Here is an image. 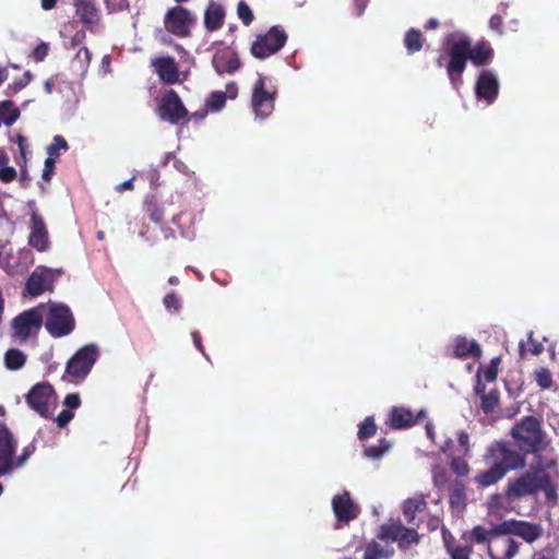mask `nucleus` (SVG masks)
<instances>
[{
	"instance_id": "1",
	"label": "nucleus",
	"mask_w": 559,
	"mask_h": 559,
	"mask_svg": "<svg viewBox=\"0 0 559 559\" xmlns=\"http://www.w3.org/2000/svg\"><path fill=\"white\" fill-rule=\"evenodd\" d=\"M493 58L490 45L483 40H473L471 37H447L440 49L437 66L447 70L453 88L459 90L462 84V74L467 60L475 66L488 64Z\"/></svg>"
},
{
	"instance_id": "2",
	"label": "nucleus",
	"mask_w": 559,
	"mask_h": 559,
	"mask_svg": "<svg viewBox=\"0 0 559 559\" xmlns=\"http://www.w3.org/2000/svg\"><path fill=\"white\" fill-rule=\"evenodd\" d=\"M510 433L519 449L525 453L542 452L549 443L539 420L534 416H526L516 423Z\"/></svg>"
},
{
	"instance_id": "3",
	"label": "nucleus",
	"mask_w": 559,
	"mask_h": 559,
	"mask_svg": "<svg viewBox=\"0 0 559 559\" xmlns=\"http://www.w3.org/2000/svg\"><path fill=\"white\" fill-rule=\"evenodd\" d=\"M487 465L498 466L507 474L509 471L519 469L525 466V456L507 445L503 441H495L488 448L484 455Z\"/></svg>"
},
{
	"instance_id": "4",
	"label": "nucleus",
	"mask_w": 559,
	"mask_h": 559,
	"mask_svg": "<svg viewBox=\"0 0 559 559\" xmlns=\"http://www.w3.org/2000/svg\"><path fill=\"white\" fill-rule=\"evenodd\" d=\"M45 328L53 337L69 335L75 328V320L71 309L63 304L50 302L45 305Z\"/></svg>"
},
{
	"instance_id": "5",
	"label": "nucleus",
	"mask_w": 559,
	"mask_h": 559,
	"mask_svg": "<svg viewBox=\"0 0 559 559\" xmlns=\"http://www.w3.org/2000/svg\"><path fill=\"white\" fill-rule=\"evenodd\" d=\"M276 85L273 80L262 74L253 84L251 106L257 118L264 119L274 110V100L276 96Z\"/></svg>"
},
{
	"instance_id": "6",
	"label": "nucleus",
	"mask_w": 559,
	"mask_h": 559,
	"mask_svg": "<svg viewBox=\"0 0 559 559\" xmlns=\"http://www.w3.org/2000/svg\"><path fill=\"white\" fill-rule=\"evenodd\" d=\"M45 310V305H39L14 318L12 322L13 336L20 343L26 342L28 337L38 333L44 322Z\"/></svg>"
},
{
	"instance_id": "7",
	"label": "nucleus",
	"mask_w": 559,
	"mask_h": 559,
	"mask_svg": "<svg viewBox=\"0 0 559 559\" xmlns=\"http://www.w3.org/2000/svg\"><path fill=\"white\" fill-rule=\"evenodd\" d=\"M99 350L94 344L80 348L67 364V374L75 381H82L98 359Z\"/></svg>"
},
{
	"instance_id": "8",
	"label": "nucleus",
	"mask_w": 559,
	"mask_h": 559,
	"mask_svg": "<svg viewBox=\"0 0 559 559\" xmlns=\"http://www.w3.org/2000/svg\"><path fill=\"white\" fill-rule=\"evenodd\" d=\"M418 533L414 527H406L399 521H390L380 526L378 538L386 543H397L401 549H406L418 542Z\"/></svg>"
},
{
	"instance_id": "9",
	"label": "nucleus",
	"mask_w": 559,
	"mask_h": 559,
	"mask_svg": "<svg viewBox=\"0 0 559 559\" xmlns=\"http://www.w3.org/2000/svg\"><path fill=\"white\" fill-rule=\"evenodd\" d=\"M542 475V471H531L509 481L506 491L507 498L509 500H519L536 493L544 484Z\"/></svg>"
},
{
	"instance_id": "10",
	"label": "nucleus",
	"mask_w": 559,
	"mask_h": 559,
	"mask_svg": "<svg viewBox=\"0 0 559 559\" xmlns=\"http://www.w3.org/2000/svg\"><path fill=\"white\" fill-rule=\"evenodd\" d=\"M496 532L503 535H515L524 542L533 544L543 536L544 528L538 523L509 520L496 525Z\"/></svg>"
},
{
	"instance_id": "11",
	"label": "nucleus",
	"mask_w": 559,
	"mask_h": 559,
	"mask_svg": "<svg viewBox=\"0 0 559 559\" xmlns=\"http://www.w3.org/2000/svg\"><path fill=\"white\" fill-rule=\"evenodd\" d=\"M26 401L31 408L46 417L53 411L56 405V395L50 384L38 383L28 392Z\"/></svg>"
},
{
	"instance_id": "12",
	"label": "nucleus",
	"mask_w": 559,
	"mask_h": 559,
	"mask_svg": "<svg viewBox=\"0 0 559 559\" xmlns=\"http://www.w3.org/2000/svg\"><path fill=\"white\" fill-rule=\"evenodd\" d=\"M16 448L17 441L13 433L5 426L0 425V477L13 474Z\"/></svg>"
},
{
	"instance_id": "13",
	"label": "nucleus",
	"mask_w": 559,
	"mask_h": 559,
	"mask_svg": "<svg viewBox=\"0 0 559 559\" xmlns=\"http://www.w3.org/2000/svg\"><path fill=\"white\" fill-rule=\"evenodd\" d=\"M195 23V16L180 5L171 8L165 16V26L174 35H189L190 27Z\"/></svg>"
},
{
	"instance_id": "14",
	"label": "nucleus",
	"mask_w": 559,
	"mask_h": 559,
	"mask_svg": "<svg viewBox=\"0 0 559 559\" xmlns=\"http://www.w3.org/2000/svg\"><path fill=\"white\" fill-rule=\"evenodd\" d=\"M60 274L59 270L43 265L37 266L26 282L25 289L31 296H39L52 287V283Z\"/></svg>"
},
{
	"instance_id": "15",
	"label": "nucleus",
	"mask_w": 559,
	"mask_h": 559,
	"mask_svg": "<svg viewBox=\"0 0 559 559\" xmlns=\"http://www.w3.org/2000/svg\"><path fill=\"white\" fill-rule=\"evenodd\" d=\"M159 115L163 120L170 123H177L180 119L187 117L188 110L183 106L180 97L174 90H168L159 103Z\"/></svg>"
},
{
	"instance_id": "16",
	"label": "nucleus",
	"mask_w": 559,
	"mask_h": 559,
	"mask_svg": "<svg viewBox=\"0 0 559 559\" xmlns=\"http://www.w3.org/2000/svg\"><path fill=\"white\" fill-rule=\"evenodd\" d=\"M238 95V87L236 83L231 82L226 85L225 92L214 91L205 99V108L202 111L193 114L194 118L203 119L209 112L221 111L226 104L227 98L235 99Z\"/></svg>"
},
{
	"instance_id": "17",
	"label": "nucleus",
	"mask_w": 559,
	"mask_h": 559,
	"mask_svg": "<svg viewBox=\"0 0 559 559\" xmlns=\"http://www.w3.org/2000/svg\"><path fill=\"white\" fill-rule=\"evenodd\" d=\"M475 92L478 100H484L487 105L492 104L499 92V81L496 73L490 70L481 71L476 82Z\"/></svg>"
},
{
	"instance_id": "18",
	"label": "nucleus",
	"mask_w": 559,
	"mask_h": 559,
	"mask_svg": "<svg viewBox=\"0 0 559 559\" xmlns=\"http://www.w3.org/2000/svg\"><path fill=\"white\" fill-rule=\"evenodd\" d=\"M215 71L222 74H233L240 68V61L233 47L218 48L212 60Z\"/></svg>"
},
{
	"instance_id": "19",
	"label": "nucleus",
	"mask_w": 559,
	"mask_h": 559,
	"mask_svg": "<svg viewBox=\"0 0 559 559\" xmlns=\"http://www.w3.org/2000/svg\"><path fill=\"white\" fill-rule=\"evenodd\" d=\"M333 512L340 522H349L356 519L359 514V507L349 496L348 491L336 495L332 499Z\"/></svg>"
},
{
	"instance_id": "20",
	"label": "nucleus",
	"mask_w": 559,
	"mask_h": 559,
	"mask_svg": "<svg viewBox=\"0 0 559 559\" xmlns=\"http://www.w3.org/2000/svg\"><path fill=\"white\" fill-rule=\"evenodd\" d=\"M75 12L80 21L85 25V29L92 33L98 31L100 23L99 11L91 0H74Z\"/></svg>"
},
{
	"instance_id": "21",
	"label": "nucleus",
	"mask_w": 559,
	"mask_h": 559,
	"mask_svg": "<svg viewBox=\"0 0 559 559\" xmlns=\"http://www.w3.org/2000/svg\"><path fill=\"white\" fill-rule=\"evenodd\" d=\"M426 417V412L420 409L415 416L409 409L404 407H393L389 414L388 424L393 429H405Z\"/></svg>"
},
{
	"instance_id": "22",
	"label": "nucleus",
	"mask_w": 559,
	"mask_h": 559,
	"mask_svg": "<svg viewBox=\"0 0 559 559\" xmlns=\"http://www.w3.org/2000/svg\"><path fill=\"white\" fill-rule=\"evenodd\" d=\"M28 243L41 252L46 251L49 247L48 230L45 222L36 213L32 214Z\"/></svg>"
},
{
	"instance_id": "23",
	"label": "nucleus",
	"mask_w": 559,
	"mask_h": 559,
	"mask_svg": "<svg viewBox=\"0 0 559 559\" xmlns=\"http://www.w3.org/2000/svg\"><path fill=\"white\" fill-rule=\"evenodd\" d=\"M287 37H258L251 45V52L254 57L264 59L277 52L284 47Z\"/></svg>"
},
{
	"instance_id": "24",
	"label": "nucleus",
	"mask_w": 559,
	"mask_h": 559,
	"mask_svg": "<svg viewBox=\"0 0 559 559\" xmlns=\"http://www.w3.org/2000/svg\"><path fill=\"white\" fill-rule=\"evenodd\" d=\"M152 66L155 72L158 74L162 81L168 84H174L179 80V73L177 64L170 57L155 58L152 61Z\"/></svg>"
},
{
	"instance_id": "25",
	"label": "nucleus",
	"mask_w": 559,
	"mask_h": 559,
	"mask_svg": "<svg viewBox=\"0 0 559 559\" xmlns=\"http://www.w3.org/2000/svg\"><path fill=\"white\" fill-rule=\"evenodd\" d=\"M453 356L457 358L474 357L479 358L481 356V348L474 340H467L464 336H456L452 341Z\"/></svg>"
},
{
	"instance_id": "26",
	"label": "nucleus",
	"mask_w": 559,
	"mask_h": 559,
	"mask_svg": "<svg viewBox=\"0 0 559 559\" xmlns=\"http://www.w3.org/2000/svg\"><path fill=\"white\" fill-rule=\"evenodd\" d=\"M225 17V10L222 4L211 2L204 13V25L209 32L217 31Z\"/></svg>"
},
{
	"instance_id": "27",
	"label": "nucleus",
	"mask_w": 559,
	"mask_h": 559,
	"mask_svg": "<svg viewBox=\"0 0 559 559\" xmlns=\"http://www.w3.org/2000/svg\"><path fill=\"white\" fill-rule=\"evenodd\" d=\"M426 500L421 496L405 500L402 504V512L408 523H414L416 515L426 509Z\"/></svg>"
},
{
	"instance_id": "28",
	"label": "nucleus",
	"mask_w": 559,
	"mask_h": 559,
	"mask_svg": "<svg viewBox=\"0 0 559 559\" xmlns=\"http://www.w3.org/2000/svg\"><path fill=\"white\" fill-rule=\"evenodd\" d=\"M502 547L504 549L502 559H512L518 552L520 545L516 540L511 537H503L496 542L495 546L488 547V555L491 559H501L496 555V547Z\"/></svg>"
},
{
	"instance_id": "29",
	"label": "nucleus",
	"mask_w": 559,
	"mask_h": 559,
	"mask_svg": "<svg viewBox=\"0 0 559 559\" xmlns=\"http://www.w3.org/2000/svg\"><path fill=\"white\" fill-rule=\"evenodd\" d=\"M489 466L490 467L487 471L479 473L475 477V481L481 487L491 486L506 476L502 468L493 465Z\"/></svg>"
},
{
	"instance_id": "30",
	"label": "nucleus",
	"mask_w": 559,
	"mask_h": 559,
	"mask_svg": "<svg viewBox=\"0 0 559 559\" xmlns=\"http://www.w3.org/2000/svg\"><path fill=\"white\" fill-rule=\"evenodd\" d=\"M393 556V549L372 540L365 549L364 559H390Z\"/></svg>"
},
{
	"instance_id": "31",
	"label": "nucleus",
	"mask_w": 559,
	"mask_h": 559,
	"mask_svg": "<svg viewBox=\"0 0 559 559\" xmlns=\"http://www.w3.org/2000/svg\"><path fill=\"white\" fill-rule=\"evenodd\" d=\"M19 117L20 110L11 100L0 102V119L5 126H12Z\"/></svg>"
},
{
	"instance_id": "32",
	"label": "nucleus",
	"mask_w": 559,
	"mask_h": 559,
	"mask_svg": "<svg viewBox=\"0 0 559 559\" xmlns=\"http://www.w3.org/2000/svg\"><path fill=\"white\" fill-rule=\"evenodd\" d=\"M25 354L15 348L9 349L4 355L5 367L10 370L21 369L25 365Z\"/></svg>"
},
{
	"instance_id": "33",
	"label": "nucleus",
	"mask_w": 559,
	"mask_h": 559,
	"mask_svg": "<svg viewBox=\"0 0 559 559\" xmlns=\"http://www.w3.org/2000/svg\"><path fill=\"white\" fill-rule=\"evenodd\" d=\"M443 536L447 550L452 559H469V556L472 554L471 546H454L448 540L445 532H443Z\"/></svg>"
},
{
	"instance_id": "34",
	"label": "nucleus",
	"mask_w": 559,
	"mask_h": 559,
	"mask_svg": "<svg viewBox=\"0 0 559 559\" xmlns=\"http://www.w3.org/2000/svg\"><path fill=\"white\" fill-rule=\"evenodd\" d=\"M8 155L0 150V180L3 182H10L16 177V170L8 166Z\"/></svg>"
},
{
	"instance_id": "35",
	"label": "nucleus",
	"mask_w": 559,
	"mask_h": 559,
	"mask_svg": "<svg viewBox=\"0 0 559 559\" xmlns=\"http://www.w3.org/2000/svg\"><path fill=\"white\" fill-rule=\"evenodd\" d=\"M497 535H502L501 533H497L496 532V526H493L492 528L490 530H486L485 527L483 526H476L473 528V531L471 532V536L472 538L478 543V544H481V543H485V542H491L492 540V537L493 536H497Z\"/></svg>"
},
{
	"instance_id": "36",
	"label": "nucleus",
	"mask_w": 559,
	"mask_h": 559,
	"mask_svg": "<svg viewBox=\"0 0 559 559\" xmlns=\"http://www.w3.org/2000/svg\"><path fill=\"white\" fill-rule=\"evenodd\" d=\"M534 379L543 390H549L554 385L552 374L547 368H538L534 371Z\"/></svg>"
},
{
	"instance_id": "37",
	"label": "nucleus",
	"mask_w": 559,
	"mask_h": 559,
	"mask_svg": "<svg viewBox=\"0 0 559 559\" xmlns=\"http://www.w3.org/2000/svg\"><path fill=\"white\" fill-rule=\"evenodd\" d=\"M390 449V443L385 440H380L378 444L370 445L365 449L366 456L378 460Z\"/></svg>"
},
{
	"instance_id": "38",
	"label": "nucleus",
	"mask_w": 559,
	"mask_h": 559,
	"mask_svg": "<svg viewBox=\"0 0 559 559\" xmlns=\"http://www.w3.org/2000/svg\"><path fill=\"white\" fill-rule=\"evenodd\" d=\"M499 394L497 391H490L481 396V409L486 414H490L498 405Z\"/></svg>"
},
{
	"instance_id": "39",
	"label": "nucleus",
	"mask_w": 559,
	"mask_h": 559,
	"mask_svg": "<svg viewBox=\"0 0 559 559\" xmlns=\"http://www.w3.org/2000/svg\"><path fill=\"white\" fill-rule=\"evenodd\" d=\"M376 424L372 417H367L359 426L358 438L360 440L370 438L376 432Z\"/></svg>"
},
{
	"instance_id": "40",
	"label": "nucleus",
	"mask_w": 559,
	"mask_h": 559,
	"mask_svg": "<svg viewBox=\"0 0 559 559\" xmlns=\"http://www.w3.org/2000/svg\"><path fill=\"white\" fill-rule=\"evenodd\" d=\"M237 15L246 26L250 25L254 19L252 10L243 0L237 5Z\"/></svg>"
},
{
	"instance_id": "41",
	"label": "nucleus",
	"mask_w": 559,
	"mask_h": 559,
	"mask_svg": "<svg viewBox=\"0 0 559 559\" xmlns=\"http://www.w3.org/2000/svg\"><path fill=\"white\" fill-rule=\"evenodd\" d=\"M35 449H36L35 444L34 443H29V444H27L23 449L21 455L16 456L14 454V464H15L14 465V471L16 468H20V467L24 466V464L26 463L28 457L35 452Z\"/></svg>"
},
{
	"instance_id": "42",
	"label": "nucleus",
	"mask_w": 559,
	"mask_h": 559,
	"mask_svg": "<svg viewBox=\"0 0 559 559\" xmlns=\"http://www.w3.org/2000/svg\"><path fill=\"white\" fill-rule=\"evenodd\" d=\"M60 150H68L67 141L61 135H56L53 142L47 147L50 157L58 156Z\"/></svg>"
},
{
	"instance_id": "43",
	"label": "nucleus",
	"mask_w": 559,
	"mask_h": 559,
	"mask_svg": "<svg viewBox=\"0 0 559 559\" xmlns=\"http://www.w3.org/2000/svg\"><path fill=\"white\" fill-rule=\"evenodd\" d=\"M163 302L169 312H178L181 308V300L175 293L167 294Z\"/></svg>"
},
{
	"instance_id": "44",
	"label": "nucleus",
	"mask_w": 559,
	"mask_h": 559,
	"mask_svg": "<svg viewBox=\"0 0 559 559\" xmlns=\"http://www.w3.org/2000/svg\"><path fill=\"white\" fill-rule=\"evenodd\" d=\"M543 478V486L539 488V490H543L545 492L547 500H556L557 499V490L556 487L551 484L549 476L543 472L542 475Z\"/></svg>"
},
{
	"instance_id": "45",
	"label": "nucleus",
	"mask_w": 559,
	"mask_h": 559,
	"mask_svg": "<svg viewBox=\"0 0 559 559\" xmlns=\"http://www.w3.org/2000/svg\"><path fill=\"white\" fill-rule=\"evenodd\" d=\"M451 469L459 476H465L469 472L468 464L461 457H453L450 462Z\"/></svg>"
},
{
	"instance_id": "46",
	"label": "nucleus",
	"mask_w": 559,
	"mask_h": 559,
	"mask_svg": "<svg viewBox=\"0 0 559 559\" xmlns=\"http://www.w3.org/2000/svg\"><path fill=\"white\" fill-rule=\"evenodd\" d=\"M49 51V45L45 41H40L29 55L36 62L43 61Z\"/></svg>"
},
{
	"instance_id": "47",
	"label": "nucleus",
	"mask_w": 559,
	"mask_h": 559,
	"mask_svg": "<svg viewBox=\"0 0 559 559\" xmlns=\"http://www.w3.org/2000/svg\"><path fill=\"white\" fill-rule=\"evenodd\" d=\"M404 45L408 53L419 51L424 45L423 37H405Z\"/></svg>"
},
{
	"instance_id": "48",
	"label": "nucleus",
	"mask_w": 559,
	"mask_h": 559,
	"mask_svg": "<svg viewBox=\"0 0 559 559\" xmlns=\"http://www.w3.org/2000/svg\"><path fill=\"white\" fill-rule=\"evenodd\" d=\"M26 85H27L26 80L19 79L7 86L5 94L8 96H13L17 92H20L22 88H24Z\"/></svg>"
},
{
	"instance_id": "49",
	"label": "nucleus",
	"mask_w": 559,
	"mask_h": 559,
	"mask_svg": "<svg viewBox=\"0 0 559 559\" xmlns=\"http://www.w3.org/2000/svg\"><path fill=\"white\" fill-rule=\"evenodd\" d=\"M90 60H91V55H90L88 49L81 48L76 52L75 61L80 63L81 69H84L90 63Z\"/></svg>"
},
{
	"instance_id": "50",
	"label": "nucleus",
	"mask_w": 559,
	"mask_h": 559,
	"mask_svg": "<svg viewBox=\"0 0 559 559\" xmlns=\"http://www.w3.org/2000/svg\"><path fill=\"white\" fill-rule=\"evenodd\" d=\"M73 416L70 409H64L57 416L56 421L59 427L63 428L72 420Z\"/></svg>"
},
{
	"instance_id": "51",
	"label": "nucleus",
	"mask_w": 559,
	"mask_h": 559,
	"mask_svg": "<svg viewBox=\"0 0 559 559\" xmlns=\"http://www.w3.org/2000/svg\"><path fill=\"white\" fill-rule=\"evenodd\" d=\"M433 480L437 486H443L447 483L445 469L442 467H433Z\"/></svg>"
},
{
	"instance_id": "52",
	"label": "nucleus",
	"mask_w": 559,
	"mask_h": 559,
	"mask_svg": "<svg viewBox=\"0 0 559 559\" xmlns=\"http://www.w3.org/2000/svg\"><path fill=\"white\" fill-rule=\"evenodd\" d=\"M457 442L463 449V454L467 455L469 452V437L465 431H460L457 433Z\"/></svg>"
},
{
	"instance_id": "53",
	"label": "nucleus",
	"mask_w": 559,
	"mask_h": 559,
	"mask_svg": "<svg viewBox=\"0 0 559 559\" xmlns=\"http://www.w3.org/2000/svg\"><path fill=\"white\" fill-rule=\"evenodd\" d=\"M81 404L80 396L75 393L68 394L64 399V405L70 409L78 408Z\"/></svg>"
},
{
	"instance_id": "54",
	"label": "nucleus",
	"mask_w": 559,
	"mask_h": 559,
	"mask_svg": "<svg viewBox=\"0 0 559 559\" xmlns=\"http://www.w3.org/2000/svg\"><path fill=\"white\" fill-rule=\"evenodd\" d=\"M489 26L492 32L501 33L502 32V17L498 14H495L489 20Z\"/></svg>"
},
{
	"instance_id": "55",
	"label": "nucleus",
	"mask_w": 559,
	"mask_h": 559,
	"mask_svg": "<svg viewBox=\"0 0 559 559\" xmlns=\"http://www.w3.org/2000/svg\"><path fill=\"white\" fill-rule=\"evenodd\" d=\"M528 344L531 346L530 350L532 354L534 355H540L544 350V346L543 344L536 342L534 338H533V332L530 333L528 335Z\"/></svg>"
},
{
	"instance_id": "56",
	"label": "nucleus",
	"mask_w": 559,
	"mask_h": 559,
	"mask_svg": "<svg viewBox=\"0 0 559 559\" xmlns=\"http://www.w3.org/2000/svg\"><path fill=\"white\" fill-rule=\"evenodd\" d=\"M53 166H55V159H53V157L49 156L45 160V169L43 171V179L44 180L48 181L50 179V176L52 175Z\"/></svg>"
},
{
	"instance_id": "57",
	"label": "nucleus",
	"mask_w": 559,
	"mask_h": 559,
	"mask_svg": "<svg viewBox=\"0 0 559 559\" xmlns=\"http://www.w3.org/2000/svg\"><path fill=\"white\" fill-rule=\"evenodd\" d=\"M497 373L498 370L496 366H488L483 371V377L485 378L486 381H493L497 378Z\"/></svg>"
},
{
	"instance_id": "58",
	"label": "nucleus",
	"mask_w": 559,
	"mask_h": 559,
	"mask_svg": "<svg viewBox=\"0 0 559 559\" xmlns=\"http://www.w3.org/2000/svg\"><path fill=\"white\" fill-rule=\"evenodd\" d=\"M133 189V178L129 179V180H126L121 183H119L117 187H116V190L118 192H123L126 190H132Z\"/></svg>"
},
{
	"instance_id": "59",
	"label": "nucleus",
	"mask_w": 559,
	"mask_h": 559,
	"mask_svg": "<svg viewBox=\"0 0 559 559\" xmlns=\"http://www.w3.org/2000/svg\"><path fill=\"white\" fill-rule=\"evenodd\" d=\"M192 337H193V343L195 345V347L201 352V353H204V347L202 345V341H201V335L199 332H193L192 333Z\"/></svg>"
},
{
	"instance_id": "60",
	"label": "nucleus",
	"mask_w": 559,
	"mask_h": 559,
	"mask_svg": "<svg viewBox=\"0 0 559 559\" xmlns=\"http://www.w3.org/2000/svg\"><path fill=\"white\" fill-rule=\"evenodd\" d=\"M265 35H286L285 29L281 25L272 26Z\"/></svg>"
},
{
	"instance_id": "61",
	"label": "nucleus",
	"mask_w": 559,
	"mask_h": 559,
	"mask_svg": "<svg viewBox=\"0 0 559 559\" xmlns=\"http://www.w3.org/2000/svg\"><path fill=\"white\" fill-rule=\"evenodd\" d=\"M58 0H41V8L46 11L51 10L56 7Z\"/></svg>"
},
{
	"instance_id": "62",
	"label": "nucleus",
	"mask_w": 559,
	"mask_h": 559,
	"mask_svg": "<svg viewBox=\"0 0 559 559\" xmlns=\"http://www.w3.org/2000/svg\"><path fill=\"white\" fill-rule=\"evenodd\" d=\"M426 435L431 441L435 440V430L433 425L431 423L426 424Z\"/></svg>"
},
{
	"instance_id": "63",
	"label": "nucleus",
	"mask_w": 559,
	"mask_h": 559,
	"mask_svg": "<svg viewBox=\"0 0 559 559\" xmlns=\"http://www.w3.org/2000/svg\"><path fill=\"white\" fill-rule=\"evenodd\" d=\"M439 22L437 19H430L428 20L427 24L425 25L426 31H432L438 26Z\"/></svg>"
},
{
	"instance_id": "64",
	"label": "nucleus",
	"mask_w": 559,
	"mask_h": 559,
	"mask_svg": "<svg viewBox=\"0 0 559 559\" xmlns=\"http://www.w3.org/2000/svg\"><path fill=\"white\" fill-rule=\"evenodd\" d=\"M530 559H552L543 551H535Z\"/></svg>"
}]
</instances>
